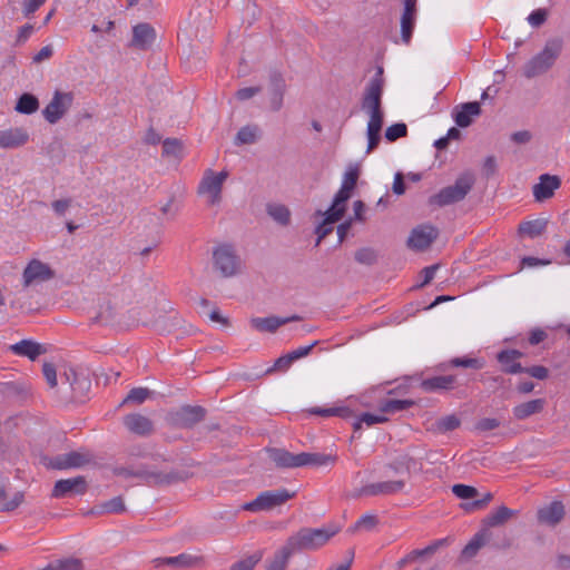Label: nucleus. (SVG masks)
<instances>
[{"label":"nucleus","mask_w":570,"mask_h":570,"mask_svg":"<svg viewBox=\"0 0 570 570\" xmlns=\"http://www.w3.org/2000/svg\"><path fill=\"white\" fill-rule=\"evenodd\" d=\"M383 81L379 77L372 78L364 91L362 110L368 116L366 137V154L372 153L381 140V130L384 124V111L382 109Z\"/></svg>","instance_id":"nucleus-1"},{"label":"nucleus","mask_w":570,"mask_h":570,"mask_svg":"<svg viewBox=\"0 0 570 570\" xmlns=\"http://www.w3.org/2000/svg\"><path fill=\"white\" fill-rule=\"evenodd\" d=\"M338 532L340 527L333 523L318 529L302 528L287 540L296 552L314 551L325 546Z\"/></svg>","instance_id":"nucleus-2"},{"label":"nucleus","mask_w":570,"mask_h":570,"mask_svg":"<svg viewBox=\"0 0 570 570\" xmlns=\"http://www.w3.org/2000/svg\"><path fill=\"white\" fill-rule=\"evenodd\" d=\"M562 51V42L558 39L547 41L543 49L528 60L522 73L527 79H533L547 73L556 63Z\"/></svg>","instance_id":"nucleus-3"},{"label":"nucleus","mask_w":570,"mask_h":570,"mask_svg":"<svg viewBox=\"0 0 570 570\" xmlns=\"http://www.w3.org/2000/svg\"><path fill=\"white\" fill-rule=\"evenodd\" d=\"M474 178L471 174L461 175L453 185L442 188L430 197V204L439 207L448 206L462 200L471 190Z\"/></svg>","instance_id":"nucleus-4"},{"label":"nucleus","mask_w":570,"mask_h":570,"mask_svg":"<svg viewBox=\"0 0 570 570\" xmlns=\"http://www.w3.org/2000/svg\"><path fill=\"white\" fill-rule=\"evenodd\" d=\"M227 171L215 173L212 169L205 170L199 181L197 193L208 206H217L222 202L224 183L227 179Z\"/></svg>","instance_id":"nucleus-5"},{"label":"nucleus","mask_w":570,"mask_h":570,"mask_svg":"<svg viewBox=\"0 0 570 570\" xmlns=\"http://www.w3.org/2000/svg\"><path fill=\"white\" fill-rule=\"evenodd\" d=\"M213 265L223 277H233L240 272L242 261L229 244H220L213 250Z\"/></svg>","instance_id":"nucleus-6"},{"label":"nucleus","mask_w":570,"mask_h":570,"mask_svg":"<svg viewBox=\"0 0 570 570\" xmlns=\"http://www.w3.org/2000/svg\"><path fill=\"white\" fill-rule=\"evenodd\" d=\"M295 497V492L281 488L259 493L253 501L243 505V509L250 512L269 511L279 507Z\"/></svg>","instance_id":"nucleus-7"},{"label":"nucleus","mask_w":570,"mask_h":570,"mask_svg":"<svg viewBox=\"0 0 570 570\" xmlns=\"http://www.w3.org/2000/svg\"><path fill=\"white\" fill-rule=\"evenodd\" d=\"M73 100L75 96L71 91L56 90L42 110L43 118L51 125L57 124L69 111Z\"/></svg>","instance_id":"nucleus-8"},{"label":"nucleus","mask_w":570,"mask_h":570,"mask_svg":"<svg viewBox=\"0 0 570 570\" xmlns=\"http://www.w3.org/2000/svg\"><path fill=\"white\" fill-rule=\"evenodd\" d=\"M55 277V271L49 264L41 262L40 259H31L23 269L22 284L24 287H29L35 284L48 282Z\"/></svg>","instance_id":"nucleus-9"},{"label":"nucleus","mask_w":570,"mask_h":570,"mask_svg":"<svg viewBox=\"0 0 570 570\" xmlns=\"http://www.w3.org/2000/svg\"><path fill=\"white\" fill-rule=\"evenodd\" d=\"M157 568L169 566L176 569H196L205 567V558L202 554L185 552L175 557L155 559Z\"/></svg>","instance_id":"nucleus-10"},{"label":"nucleus","mask_w":570,"mask_h":570,"mask_svg":"<svg viewBox=\"0 0 570 570\" xmlns=\"http://www.w3.org/2000/svg\"><path fill=\"white\" fill-rule=\"evenodd\" d=\"M360 176V165L350 164L343 175L342 184L333 199L336 205L346 208V202L350 199Z\"/></svg>","instance_id":"nucleus-11"},{"label":"nucleus","mask_w":570,"mask_h":570,"mask_svg":"<svg viewBox=\"0 0 570 570\" xmlns=\"http://www.w3.org/2000/svg\"><path fill=\"white\" fill-rule=\"evenodd\" d=\"M345 209L346 208L336 205V203L333 202L332 206L325 213H322L321 210L316 212L317 216L323 217L321 224L315 228V233L317 235L316 245H318L323 238L333 232V224L341 220Z\"/></svg>","instance_id":"nucleus-12"},{"label":"nucleus","mask_w":570,"mask_h":570,"mask_svg":"<svg viewBox=\"0 0 570 570\" xmlns=\"http://www.w3.org/2000/svg\"><path fill=\"white\" fill-rule=\"evenodd\" d=\"M90 459L86 452L71 451L50 459L46 465L57 470L73 469L89 463Z\"/></svg>","instance_id":"nucleus-13"},{"label":"nucleus","mask_w":570,"mask_h":570,"mask_svg":"<svg viewBox=\"0 0 570 570\" xmlns=\"http://www.w3.org/2000/svg\"><path fill=\"white\" fill-rule=\"evenodd\" d=\"M564 514L563 503L556 500L538 509L537 520L542 525L554 528L563 520Z\"/></svg>","instance_id":"nucleus-14"},{"label":"nucleus","mask_w":570,"mask_h":570,"mask_svg":"<svg viewBox=\"0 0 570 570\" xmlns=\"http://www.w3.org/2000/svg\"><path fill=\"white\" fill-rule=\"evenodd\" d=\"M438 229L431 225H421L414 228L407 239L409 247L422 250L428 248L438 237Z\"/></svg>","instance_id":"nucleus-15"},{"label":"nucleus","mask_w":570,"mask_h":570,"mask_svg":"<svg viewBox=\"0 0 570 570\" xmlns=\"http://www.w3.org/2000/svg\"><path fill=\"white\" fill-rule=\"evenodd\" d=\"M87 483L83 476H76L71 479H62L56 482L52 497L65 498L73 494L85 493Z\"/></svg>","instance_id":"nucleus-16"},{"label":"nucleus","mask_w":570,"mask_h":570,"mask_svg":"<svg viewBox=\"0 0 570 570\" xmlns=\"http://www.w3.org/2000/svg\"><path fill=\"white\" fill-rule=\"evenodd\" d=\"M29 141V134L24 128L14 127L0 130V148L14 149Z\"/></svg>","instance_id":"nucleus-17"},{"label":"nucleus","mask_w":570,"mask_h":570,"mask_svg":"<svg viewBox=\"0 0 570 570\" xmlns=\"http://www.w3.org/2000/svg\"><path fill=\"white\" fill-rule=\"evenodd\" d=\"M523 353L518 350H503L498 353L497 360L501 364L502 371L509 374L523 373V366L519 360Z\"/></svg>","instance_id":"nucleus-18"},{"label":"nucleus","mask_w":570,"mask_h":570,"mask_svg":"<svg viewBox=\"0 0 570 570\" xmlns=\"http://www.w3.org/2000/svg\"><path fill=\"white\" fill-rule=\"evenodd\" d=\"M404 8L401 16V38L405 45H409L412 38L416 19V4L403 1Z\"/></svg>","instance_id":"nucleus-19"},{"label":"nucleus","mask_w":570,"mask_h":570,"mask_svg":"<svg viewBox=\"0 0 570 570\" xmlns=\"http://www.w3.org/2000/svg\"><path fill=\"white\" fill-rule=\"evenodd\" d=\"M559 186L560 179L557 176L541 175L539 183L533 186V196L535 200L542 202L552 197Z\"/></svg>","instance_id":"nucleus-20"},{"label":"nucleus","mask_w":570,"mask_h":570,"mask_svg":"<svg viewBox=\"0 0 570 570\" xmlns=\"http://www.w3.org/2000/svg\"><path fill=\"white\" fill-rule=\"evenodd\" d=\"M156 33L148 23H139L132 29L131 46L140 50L148 49L155 41Z\"/></svg>","instance_id":"nucleus-21"},{"label":"nucleus","mask_w":570,"mask_h":570,"mask_svg":"<svg viewBox=\"0 0 570 570\" xmlns=\"http://www.w3.org/2000/svg\"><path fill=\"white\" fill-rule=\"evenodd\" d=\"M124 424L131 433L141 436L149 435L154 430L151 420L138 413L126 415L124 417Z\"/></svg>","instance_id":"nucleus-22"},{"label":"nucleus","mask_w":570,"mask_h":570,"mask_svg":"<svg viewBox=\"0 0 570 570\" xmlns=\"http://www.w3.org/2000/svg\"><path fill=\"white\" fill-rule=\"evenodd\" d=\"M296 553L287 540L274 554L266 560V570H286L291 557Z\"/></svg>","instance_id":"nucleus-23"},{"label":"nucleus","mask_w":570,"mask_h":570,"mask_svg":"<svg viewBox=\"0 0 570 570\" xmlns=\"http://www.w3.org/2000/svg\"><path fill=\"white\" fill-rule=\"evenodd\" d=\"M404 488V482L401 480L382 481L365 485L362 489V494L365 495H389L401 492Z\"/></svg>","instance_id":"nucleus-24"},{"label":"nucleus","mask_w":570,"mask_h":570,"mask_svg":"<svg viewBox=\"0 0 570 570\" xmlns=\"http://www.w3.org/2000/svg\"><path fill=\"white\" fill-rule=\"evenodd\" d=\"M205 416V411L200 406H183L179 409L174 416L176 424L180 426H193L194 424L202 421Z\"/></svg>","instance_id":"nucleus-25"},{"label":"nucleus","mask_w":570,"mask_h":570,"mask_svg":"<svg viewBox=\"0 0 570 570\" xmlns=\"http://www.w3.org/2000/svg\"><path fill=\"white\" fill-rule=\"evenodd\" d=\"M456 377L454 375H439L425 379L421 382V389L425 392L450 391L455 387Z\"/></svg>","instance_id":"nucleus-26"},{"label":"nucleus","mask_w":570,"mask_h":570,"mask_svg":"<svg viewBox=\"0 0 570 570\" xmlns=\"http://www.w3.org/2000/svg\"><path fill=\"white\" fill-rule=\"evenodd\" d=\"M9 350L19 356H26L31 361H35L38 356L46 352L43 345L33 342L31 340H22L16 344L9 346Z\"/></svg>","instance_id":"nucleus-27"},{"label":"nucleus","mask_w":570,"mask_h":570,"mask_svg":"<svg viewBox=\"0 0 570 570\" xmlns=\"http://www.w3.org/2000/svg\"><path fill=\"white\" fill-rule=\"evenodd\" d=\"M268 454L278 468H301V453L294 454L285 449H269Z\"/></svg>","instance_id":"nucleus-28"},{"label":"nucleus","mask_w":570,"mask_h":570,"mask_svg":"<svg viewBox=\"0 0 570 570\" xmlns=\"http://www.w3.org/2000/svg\"><path fill=\"white\" fill-rule=\"evenodd\" d=\"M286 89V83L281 75L274 73L271 77L269 89V105L271 109L278 111L283 106V96Z\"/></svg>","instance_id":"nucleus-29"},{"label":"nucleus","mask_w":570,"mask_h":570,"mask_svg":"<svg viewBox=\"0 0 570 570\" xmlns=\"http://www.w3.org/2000/svg\"><path fill=\"white\" fill-rule=\"evenodd\" d=\"M546 406L544 399L530 400L515 405L512 409L513 416L517 420H525L531 415L538 414L543 411Z\"/></svg>","instance_id":"nucleus-30"},{"label":"nucleus","mask_w":570,"mask_h":570,"mask_svg":"<svg viewBox=\"0 0 570 570\" xmlns=\"http://www.w3.org/2000/svg\"><path fill=\"white\" fill-rule=\"evenodd\" d=\"M298 316H292L286 318H281L276 316L269 317H255L250 321L252 326L259 332H275L279 326L292 322L297 321Z\"/></svg>","instance_id":"nucleus-31"},{"label":"nucleus","mask_w":570,"mask_h":570,"mask_svg":"<svg viewBox=\"0 0 570 570\" xmlns=\"http://www.w3.org/2000/svg\"><path fill=\"white\" fill-rule=\"evenodd\" d=\"M481 114L480 104L476 101L463 104L460 109L454 112V120L459 127H468L472 122V118Z\"/></svg>","instance_id":"nucleus-32"},{"label":"nucleus","mask_w":570,"mask_h":570,"mask_svg":"<svg viewBox=\"0 0 570 570\" xmlns=\"http://www.w3.org/2000/svg\"><path fill=\"white\" fill-rule=\"evenodd\" d=\"M491 533L489 529L483 528L478 533L473 535V538L469 541V543L463 548L461 552V557L465 560H469L476 556L479 550L485 546V543L490 540Z\"/></svg>","instance_id":"nucleus-33"},{"label":"nucleus","mask_w":570,"mask_h":570,"mask_svg":"<svg viewBox=\"0 0 570 570\" xmlns=\"http://www.w3.org/2000/svg\"><path fill=\"white\" fill-rule=\"evenodd\" d=\"M517 512L505 505L499 507L497 510L489 513L484 520V528L498 527L504 524L509 519L514 517Z\"/></svg>","instance_id":"nucleus-34"},{"label":"nucleus","mask_w":570,"mask_h":570,"mask_svg":"<svg viewBox=\"0 0 570 570\" xmlns=\"http://www.w3.org/2000/svg\"><path fill=\"white\" fill-rule=\"evenodd\" d=\"M266 212L268 216L281 226H287L291 223V210L283 204H267Z\"/></svg>","instance_id":"nucleus-35"},{"label":"nucleus","mask_w":570,"mask_h":570,"mask_svg":"<svg viewBox=\"0 0 570 570\" xmlns=\"http://www.w3.org/2000/svg\"><path fill=\"white\" fill-rule=\"evenodd\" d=\"M335 456L323 453H301V466H323L335 462Z\"/></svg>","instance_id":"nucleus-36"},{"label":"nucleus","mask_w":570,"mask_h":570,"mask_svg":"<svg viewBox=\"0 0 570 570\" xmlns=\"http://www.w3.org/2000/svg\"><path fill=\"white\" fill-rule=\"evenodd\" d=\"M39 109V100L31 94H22L17 100L14 110L22 115H32Z\"/></svg>","instance_id":"nucleus-37"},{"label":"nucleus","mask_w":570,"mask_h":570,"mask_svg":"<svg viewBox=\"0 0 570 570\" xmlns=\"http://www.w3.org/2000/svg\"><path fill=\"white\" fill-rule=\"evenodd\" d=\"M259 134V128L256 125L244 126L238 130L234 142L236 146L255 144Z\"/></svg>","instance_id":"nucleus-38"},{"label":"nucleus","mask_w":570,"mask_h":570,"mask_svg":"<svg viewBox=\"0 0 570 570\" xmlns=\"http://www.w3.org/2000/svg\"><path fill=\"white\" fill-rule=\"evenodd\" d=\"M548 222L542 218H538L534 220H528L519 226V232L529 236L530 238H535L540 236L547 228Z\"/></svg>","instance_id":"nucleus-39"},{"label":"nucleus","mask_w":570,"mask_h":570,"mask_svg":"<svg viewBox=\"0 0 570 570\" xmlns=\"http://www.w3.org/2000/svg\"><path fill=\"white\" fill-rule=\"evenodd\" d=\"M414 404L411 400H385L379 406V412L383 415L394 414L410 409Z\"/></svg>","instance_id":"nucleus-40"},{"label":"nucleus","mask_w":570,"mask_h":570,"mask_svg":"<svg viewBox=\"0 0 570 570\" xmlns=\"http://www.w3.org/2000/svg\"><path fill=\"white\" fill-rule=\"evenodd\" d=\"M379 523L377 515L374 513H366L362 515L353 527L348 529L350 532L354 533L361 529L371 531L373 530L376 524Z\"/></svg>","instance_id":"nucleus-41"},{"label":"nucleus","mask_w":570,"mask_h":570,"mask_svg":"<svg viewBox=\"0 0 570 570\" xmlns=\"http://www.w3.org/2000/svg\"><path fill=\"white\" fill-rule=\"evenodd\" d=\"M6 495L4 484L0 482V511H12L18 508L23 501V494L21 492L14 493L11 500L3 501Z\"/></svg>","instance_id":"nucleus-42"},{"label":"nucleus","mask_w":570,"mask_h":570,"mask_svg":"<svg viewBox=\"0 0 570 570\" xmlns=\"http://www.w3.org/2000/svg\"><path fill=\"white\" fill-rule=\"evenodd\" d=\"M387 416L383 415L381 412L379 413H363L360 415L357 422L354 424V429L358 430L361 429V424L364 423L367 426H372L380 423L387 422Z\"/></svg>","instance_id":"nucleus-43"},{"label":"nucleus","mask_w":570,"mask_h":570,"mask_svg":"<svg viewBox=\"0 0 570 570\" xmlns=\"http://www.w3.org/2000/svg\"><path fill=\"white\" fill-rule=\"evenodd\" d=\"M460 423H461V421L455 414H450V415L439 419L435 422V429H436V431H439L441 433H445V432L453 431L456 428H459Z\"/></svg>","instance_id":"nucleus-44"},{"label":"nucleus","mask_w":570,"mask_h":570,"mask_svg":"<svg viewBox=\"0 0 570 570\" xmlns=\"http://www.w3.org/2000/svg\"><path fill=\"white\" fill-rule=\"evenodd\" d=\"M407 134V127L403 122L394 124L386 128L385 138L389 141H395L399 138L405 137Z\"/></svg>","instance_id":"nucleus-45"},{"label":"nucleus","mask_w":570,"mask_h":570,"mask_svg":"<svg viewBox=\"0 0 570 570\" xmlns=\"http://www.w3.org/2000/svg\"><path fill=\"white\" fill-rule=\"evenodd\" d=\"M261 558L259 553L249 556L232 564L229 570H254Z\"/></svg>","instance_id":"nucleus-46"},{"label":"nucleus","mask_w":570,"mask_h":570,"mask_svg":"<svg viewBox=\"0 0 570 570\" xmlns=\"http://www.w3.org/2000/svg\"><path fill=\"white\" fill-rule=\"evenodd\" d=\"M150 393L151 392L147 387H135L130 390L125 402L141 404L149 397Z\"/></svg>","instance_id":"nucleus-47"},{"label":"nucleus","mask_w":570,"mask_h":570,"mask_svg":"<svg viewBox=\"0 0 570 570\" xmlns=\"http://www.w3.org/2000/svg\"><path fill=\"white\" fill-rule=\"evenodd\" d=\"M450 364L452 366H461V367H470V368H482L483 367V362H481V360L479 358H473V357H454L450 361Z\"/></svg>","instance_id":"nucleus-48"},{"label":"nucleus","mask_w":570,"mask_h":570,"mask_svg":"<svg viewBox=\"0 0 570 570\" xmlns=\"http://www.w3.org/2000/svg\"><path fill=\"white\" fill-rule=\"evenodd\" d=\"M452 492L460 499H472L478 494V490L474 487L465 484H454Z\"/></svg>","instance_id":"nucleus-49"},{"label":"nucleus","mask_w":570,"mask_h":570,"mask_svg":"<svg viewBox=\"0 0 570 570\" xmlns=\"http://www.w3.org/2000/svg\"><path fill=\"white\" fill-rule=\"evenodd\" d=\"M293 362L294 361L292 360V357L287 353L286 355H283V356L278 357L275 361L274 365L266 370V374H269V373L275 372V371L286 372L291 367Z\"/></svg>","instance_id":"nucleus-50"},{"label":"nucleus","mask_w":570,"mask_h":570,"mask_svg":"<svg viewBox=\"0 0 570 570\" xmlns=\"http://www.w3.org/2000/svg\"><path fill=\"white\" fill-rule=\"evenodd\" d=\"M104 511L108 513H119L125 511V504L121 497L112 498L102 503Z\"/></svg>","instance_id":"nucleus-51"},{"label":"nucleus","mask_w":570,"mask_h":570,"mask_svg":"<svg viewBox=\"0 0 570 570\" xmlns=\"http://www.w3.org/2000/svg\"><path fill=\"white\" fill-rule=\"evenodd\" d=\"M355 259L361 264L371 265L376 261V253L372 248H361L355 253Z\"/></svg>","instance_id":"nucleus-52"},{"label":"nucleus","mask_w":570,"mask_h":570,"mask_svg":"<svg viewBox=\"0 0 570 570\" xmlns=\"http://www.w3.org/2000/svg\"><path fill=\"white\" fill-rule=\"evenodd\" d=\"M500 426V421L494 417H484L476 422L475 430L479 432H488Z\"/></svg>","instance_id":"nucleus-53"},{"label":"nucleus","mask_w":570,"mask_h":570,"mask_svg":"<svg viewBox=\"0 0 570 570\" xmlns=\"http://www.w3.org/2000/svg\"><path fill=\"white\" fill-rule=\"evenodd\" d=\"M43 376L50 387L57 386V371L53 364L45 363L42 366Z\"/></svg>","instance_id":"nucleus-54"},{"label":"nucleus","mask_w":570,"mask_h":570,"mask_svg":"<svg viewBox=\"0 0 570 570\" xmlns=\"http://www.w3.org/2000/svg\"><path fill=\"white\" fill-rule=\"evenodd\" d=\"M523 373H527L530 376L538 379V380H546L549 375L548 368L542 365L523 367Z\"/></svg>","instance_id":"nucleus-55"},{"label":"nucleus","mask_w":570,"mask_h":570,"mask_svg":"<svg viewBox=\"0 0 570 570\" xmlns=\"http://www.w3.org/2000/svg\"><path fill=\"white\" fill-rule=\"evenodd\" d=\"M47 0H23L22 12L24 17H30L35 13Z\"/></svg>","instance_id":"nucleus-56"},{"label":"nucleus","mask_w":570,"mask_h":570,"mask_svg":"<svg viewBox=\"0 0 570 570\" xmlns=\"http://www.w3.org/2000/svg\"><path fill=\"white\" fill-rule=\"evenodd\" d=\"M58 567L59 570H83L82 562L75 558L58 560Z\"/></svg>","instance_id":"nucleus-57"},{"label":"nucleus","mask_w":570,"mask_h":570,"mask_svg":"<svg viewBox=\"0 0 570 570\" xmlns=\"http://www.w3.org/2000/svg\"><path fill=\"white\" fill-rule=\"evenodd\" d=\"M72 200L70 198L57 199L51 203V207L56 215L63 216L67 210L71 207Z\"/></svg>","instance_id":"nucleus-58"},{"label":"nucleus","mask_w":570,"mask_h":570,"mask_svg":"<svg viewBox=\"0 0 570 570\" xmlns=\"http://www.w3.org/2000/svg\"><path fill=\"white\" fill-rule=\"evenodd\" d=\"M262 88L258 86L240 88L236 91V98L240 101H245L259 94Z\"/></svg>","instance_id":"nucleus-59"},{"label":"nucleus","mask_w":570,"mask_h":570,"mask_svg":"<svg viewBox=\"0 0 570 570\" xmlns=\"http://www.w3.org/2000/svg\"><path fill=\"white\" fill-rule=\"evenodd\" d=\"M546 19H547V11L543 9L534 10L528 16V22L532 27H540L546 21Z\"/></svg>","instance_id":"nucleus-60"},{"label":"nucleus","mask_w":570,"mask_h":570,"mask_svg":"<svg viewBox=\"0 0 570 570\" xmlns=\"http://www.w3.org/2000/svg\"><path fill=\"white\" fill-rule=\"evenodd\" d=\"M317 343H318L317 341H314L312 344L306 345V346H299L296 350L289 352L288 354L293 361L299 360L302 357L307 356L311 353V351L313 350V347L317 345Z\"/></svg>","instance_id":"nucleus-61"},{"label":"nucleus","mask_w":570,"mask_h":570,"mask_svg":"<svg viewBox=\"0 0 570 570\" xmlns=\"http://www.w3.org/2000/svg\"><path fill=\"white\" fill-rule=\"evenodd\" d=\"M53 55V48L51 45H47L45 47H42L32 58V61L35 63H40L45 60H48L52 57Z\"/></svg>","instance_id":"nucleus-62"},{"label":"nucleus","mask_w":570,"mask_h":570,"mask_svg":"<svg viewBox=\"0 0 570 570\" xmlns=\"http://www.w3.org/2000/svg\"><path fill=\"white\" fill-rule=\"evenodd\" d=\"M33 32V26L32 24H24L22 26L17 33L16 38V45H22L32 35Z\"/></svg>","instance_id":"nucleus-63"},{"label":"nucleus","mask_w":570,"mask_h":570,"mask_svg":"<svg viewBox=\"0 0 570 570\" xmlns=\"http://www.w3.org/2000/svg\"><path fill=\"white\" fill-rule=\"evenodd\" d=\"M531 139L532 134L529 130H520L511 135V140L517 144H528Z\"/></svg>","instance_id":"nucleus-64"}]
</instances>
